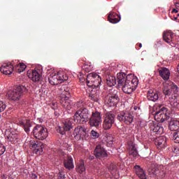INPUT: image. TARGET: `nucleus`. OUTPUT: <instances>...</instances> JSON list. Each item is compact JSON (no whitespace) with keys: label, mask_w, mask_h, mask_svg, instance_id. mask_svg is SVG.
<instances>
[{"label":"nucleus","mask_w":179,"mask_h":179,"mask_svg":"<svg viewBox=\"0 0 179 179\" xmlns=\"http://www.w3.org/2000/svg\"><path fill=\"white\" fill-rule=\"evenodd\" d=\"M34 138L39 141H44L48 136V131L47 128L42 125H36L33 130Z\"/></svg>","instance_id":"obj_11"},{"label":"nucleus","mask_w":179,"mask_h":179,"mask_svg":"<svg viewBox=\"0 0 179 179\" xmlns=\"http://www.w3.org/2000/svg\"><path fill=\"white\" fill-rule=\"evenodd\" d=\"M108 20L110 22V23H118L120 20H121V17H120V15L115 13H110L108 16Z\"/></svg>","instance_id":"obj_28"},{"label":"nucleus","mask_w":179,"mask_h":179,"mask_svg":"<svg viewBox=\"0 0 179 179\" xmlns=\"http://www.w3.org/2000/svg\"><path fill=\"white\" fill-rule=\"evenodd\" d=\"M175 6H176V9H178V10H179V3H176L175 4Z\"/></svg>","instance_id":"obj_51"},{"label":"nucleus","mask_w":179,"mask_h":179,"mask_svg":"<svg viewBox=\"0 0 179 179\" xmlns=\"http://www.w3.org/2000/svg\"><path fill=\"white\" fill-rule=\"evenodd\" d=\"M15 122L20 127H22L24 128V131L27 134H29V132H30V128H31V123L30 122V120H22V118L17 117L15 120Z\"/></svg>","instance_id":"obj_17"},{"label":"nucleus","mask_w":179,"mask_h":179,"mask_svg":"<svg viewBox=\"0 0 179 179\" xmlns=\"http://www.w3.org/2000/svg\"><path fill=\"white\" fill-rule=\"evenodd\" d=\"M173 141H174L175 143H179V131L173 133Z\"/></svg>","instance_id":"obj_38"},{"label":"nucleus","mask_w":179,"mask_h":179,"mask_svg":"<svg viewBox=\"0 0 179 179\" xmlns=\"http://www.w3.org/2000/svg\"><path fill=\"white\" fill-rule=\"evenodd\" d=\"M6 108V104L3 101H0V113H2V111H5Z\"/></svg>","instance_id":"obj_41"},{"label":"nucleus","mask_w":179,"mask_h":179,"mask_svg":"<svg viewBox=\"0 0 179 179\" xmlns=\"http://www.w3.org/2000/svg\"><path fill=\"white\" fill-rule=\"evenodd\" d=\"M173 152L176 153V155H179L178 148H175L174 150H173Z\"/></svg>","instance_id":"obj_47"},{"label":"nucleus","mask_w":179,"mask_h":179,"mask_svg":"<svg viewBox=\"0 0 179 179\" xmlns=\"http://www.w3.org/2000/svg\"><path fill=\"white\" fill-rule=\"evenodd\" d=\"M162 169H163L162 165H159L158 166H155L154 168H152L151 169V173H152V174H153V176H156L157 177H159L160 170H162Z\"/></svg>","instance_id":"obj_33"},{"label":"nucleus","mask_w":179,"mask_h":179,"mask_svg":"<svg viewBox=\"0 0 179 179\" xmlns=\"http://www.w3.org/2000/svg\"><path fill=\"white\" fill-rule=\"evenodd\" d=\"M137 45H138L140 48H142V43H139L138 45L137 44Z\"/></svg>","instance_id":"obj_53"},{"label":"nucleus","mask_w":179,"mask_h":179,"mask_svg":"<svg viewBox=\"0 0 179 179\" xmlns=\"http://www.w3.org/2000/svg\"><path fill=\"white\" fill-rule=\"evenodd\" d=\"M91 136H92L93 139H97L99 138V133L94 130H92Z\"/></svg>","instance_id":"obj_42"},{"label":"nucleus","mask_w":179,"mask_h":179,"mask_svg":"<svg viewBox=\"0 0 179 179\" xmlns=\"http://www.w3.org/2000/svg\"><path fill=\"white\" fill-rule=\"evenodd\" d=\"M76 171L78 173H80V174H82V173L86 171V168H85V164L83 162H80V164L77 165Z\"/></svg>","instance_id":"obj_35"},{"label":"nucleus","mask_w":179,"mask_h":179,"mask_svg":"<svg viewBox=\"0 0 179 179\" xmlns=\"http://www.w3.org/2000/svg\"><path fill=\"white\" fill-rule=\"evenodd\" d=\"M101 113L100 112H92L91 118H90L89 124L90 127H95L97 128V127L100 126V124H101Z\"/></svg>","instance_id":"obj_14"},{"label":"nucleus","mask_w":179,"mask_h":179,"mask_svg":"<svg viewBox=\"0 0 179 179\" xmlns=\"http://www.w3.org/2000/svg\"><path fill=\"white\" fill-rule=\"evenodd\" d=\"M59 179H65V175H62L61 172L59 173Z\"/></svg>","instance_id":"obj_46"},{"label":"nucleus","mask_w":179,"mask_h":179,"mask_svg":"<svg viewBox=\"0 0 179 179\" xmlns=\"http://www.w3.org/2000/svg\"><path fill=\"white\" fill-rule=\"evenodd\" d=\"M94 157H92L91 159H93Z\"/></svg>","instance_id":"obj_54"},{"label":"nucleus","mask_w":179,"mask_h":179,"mask_svg":"<svg viewBox=\"0 0 179 179\" xmlns=\"http://www.w3.org/2000/svg\"><path fill=\"white\" fill-rule=\"evenodd\" d=\"M6 138L8 142H11L12 143H15L16 141H17V134L9 131H6Z\"/></svg>","instance_id":"obj_25"},{"label":"nucleus","mask_w":179,"mask_h":179,"mask_svg":"<svg viewBox=\"0 0 179 179\" xmlns=\"http://www.w3.org/2000/svg\"><path fill=\"white\" fill-rule=\"evenodd\" d=\"M150 129L156 135H162L164 132V128L162 127V124L154 122L150 123Z\"/></svg>","instance_id":"obj_16"},{"label":"nucleus","mask_w":179,"mask_h":179,"mask_svg":"<svg viewBox=\"0 0 179 179\" xmlns=\"http://www.w3.org/2000/svg\"><path fill=\"white\" fill-rule=\"evenodd\" d=\"M0 120H1V115H0Z\"/></svg>","instance_id":"obj_55"},{"label":"nucleus","mask_w":179,"mask_h":179,"mask_svg":"<svg viewBox=\"0 0 179 179\" xmlns=\"http://www.w3.org/2000/svg\"><path fill=\"white\" fill-rule=\"evenodd\" d=\"M76 107H77V108H82V107H83V101H79L76 103Z\"/></svg>","instance_id":"obj_44"},{"label":"nucleus","mask_w":179,"mask_h":179,"mask_svg":"<svg viewBox=\"0 0 179 179\" xmlns=\"http://www.w3.org/2000/svg\"><path fill=\"white\" fill-rule=\"evenodd\" d=\"M6 148H5V145L0 143V156H2L3 153H5Z\"/></svg>","instance_id":"obj_43"},{"label":"nucleus","mask_w":179,"mask_h":179,"mask_svg":"<svg viewBox=\"0 0 179 179\" xmlns=\"http://www.w3.org/2000/svg\"><path fill=\"white\" fill-rule=\"evenodd\" d=\"M47 78L50 85H52V86L59 85V83H63L64 80H68V76L64 71H57L54 69L48 70Z\"/></svg>","instance_id":"obj_3"},{"label":"nucleus","mask_w":179,"mask_h":179,"mask_svg":"<svg viewBox=\"0 0 179 179\" xmlns=\"http://www.w3.org/2000/svg\"><path fill=\"white\" fill-rule=\"evenodd\" d=\"M163 39L166 43L171 45V47H176V42H174V34L171 31H165L163 34Z\"/></svg>","instance_id":"obj_15"},{"label":"nucleus","mask_w":179,"mask_h":179,"mask_svg":"<svg viewBox=\"0 0 179 179\" xmlns=\"http://www.w3.org/2000/svg\"><path fill=\"white\" fill-rule=\"evenodd\" d=\"M31 177V178L37 179V175L36 173H32Z\"/></svg>","instance_id":"obj_49"},{"label":"nucleus","mask_w":179,"mask_h":179,"mask_svg":"<svg viewBox=\"0 0 179 179\" xmlns=\"http://www.w3.org/2000/svg\"><path fill=\"white\" fill-rule=\"evenodd\" d=\"M27 88L26 86L20 85L14 90H9L7 94L10 100H13V101H19L20 97H22V94H23V93H27Z\"/></svg>","instance_id":"obj_5"},{"label":"nucleus","mask_w":179,"mask_h":179,"mask_svg":"<svg viewBox=\"0 0 179 179\" xmlns=\"http://www.w3.org/2000/svg\"><path fill=\"white\" fill-rule=\"evenodd\" d=\"M90 97L92 101H99V94H94V90H92L90 94Z\"/></svg>","instance_id":"obj_37"},{"label":"nucleus","mask_w":179,"mask_h":179,"mask_svg":"<svg viewBox=\"0 0 179 179\" xmlns=\"http://www.w3.org/2000/svg\"><path fill=\"white\" fill-rule=\"evenodd\" d=\"M159 76L164 80H169L170 79V70L166 67H163L159 71Z\"/></svg>","instance_id":"obj_26"},{"label":"nucleus","mask_w":179,"mask_h":179,"mask_svg":"<svg viewBox=\"0 0 179 179\" xmlns=\"http://www.w3.org/2000/svg\"><path fill=\"white\" fill-rule=\"evenodd\" d=\"M15 69L18 73H22V72H24L26 69V64L20 63L16 66Z\"/></svg>","instance_id":"obj_36"},{"label":"nucleus","mask_w":179,"mask_h":179,"mask_svg":"<svg viewBox=\"0 0 179 179\" xmlns=\"http://www.w3.org/2000/svg\"><path fill=\"white\" fill-rule=\"evenodd\" d=\"M169 129L170 131H178L179 120H171L169 123Z\"/></svg>","instance_id":"obj_32"},{"label":"nucleus","mask_w":179,"mask_h":179,"mask_svg":"<svg viewBox=\"0 0 179 179\" xmlns=\"http://www.w3.org/2000/svg\"><path fill=\"white\" fill-rule=\"evenodd\" d=\"M115 122V115L112 111L107 112L103 115L102 123V129L108 131L113 127V124Z\"/></svg>","instance_id":"obj_8"},{"label":"nucleus","mask_w":179,"mask_h":179,"mask_svg":"<svg viewBox=\"0 0 179 179\" xmlns=\"http://www.w3.org/2000/svg\"><path fill=\"white\" fill-rule=\"evenodd\" d=\"M94 155L96 157L99 158V157H107V152L106 150L102 148L101 145H97L95 148L94 150Z\"/></svg>","instance_id":"obj_24"},{"label":"nucleus","mask_w":179,"mask_h":179,"mask_svg":"<svg viewBox=\"0 0 179 179\" xmlns=\"http://www.w3.org/2000/svg\"><path fill=\"white\" fill-rule=\"evenodd\" d=\"M178 8H173L172 10V13H178Z\"/></svg>","instance_id":"obj_48"},{"label":"nucleus","mask_w":179,"mask_h":179,"mask_svg":"<svg viewBox=\"0 0 179 179\" xmlns=\"http://www.w3.org/2000/svg\"><path fill=\"white\" fill-rule=\"evenodd\" d=\"M72 129V123L70 121L66 122L63 127H58L57 128V132H59L61 135H65V132L71 131Z\"/></svg>","instance_id":"obj_23"},{"label":"nucleus","mask_w":179,"mask_h":179,"mask_svg":"<svg viewBox=\"0 0 179 179\" xmlns=\"http://www.w3.org/2000/svg\"><path fill=\"white\" fill-rule=\"evenodd\" d=\"M108 170H110V171H113V173H115V171H117V164L111 163L108 166Z\"/></svg>","instance_id":"obj_39"},{"label":"nucleus","mask_w":179,"mask_h":179,"mask_svg":"<svg viewBox=\"0 0 179 179\" xmlns=\"http://www.w3.org/2000/svg\"><path fill=\"white\" fill-rule=\"evenodd\" d=\"M74 121L78 124H85L89 120V110L87 108H80L78 110L73 116Z\"/></svg>","instance_id":"obj_10"},{"label":"nucleus","mask_w":179,"mask_h":179,"mask_svg":"<svg viewBox=\"0 0 179 179\" xmlns=\"http://www.w3.org/2000/svg\"><path fill=\"white\" fill-rule=\"evenodd\" d=\"M101 83V78L97 73H91L87 76V85L95 90L99 88Z\"/></svg>","instance_id":"obj_9"},{"label":"nucleus","mask_w":179,"mask_h":179,"mask_svg":"<svg viewBox=\"0 0 179 179\" xmlns=\"http://www.w3.org/2000/svg\"><path fill=\"white\" fill-rule=\"evenodd\" d=\"M129 155L134 159L139 156L138 155V150H136V145L134 143V141L128 142Z\"/></svg>","instance_id":"obj_22"},{"label":"nucleus","mask_w":179,"mask_h":179,"mask_svg":"<svg viewBox=\"0 0 179 179\" xmlns=\"http://www.w3.org/2000/svg\"><path fill=\"white\" fill-rule=\"evenodd\" d=\"M63 156H64L65 159L64 161V165L65 169L67 170H72V169L75 168V165L73 164V159L71 156L64 155L62 152Z\"/></svg>","instance_id":"obj_21"},{"label":"nucleus","mask_w":179,"mask_h":179,"mask_svg":"<svg viewBox=\"0 0 179 179\" xmlns=\"http://www.w3.org/2000/svg\"><path fill=\"white\" fill-rule=\"evenodd\" d=\"M118 101H120L118 91L113 89L110 90L105 96V103L108 107H114V106H117Z\"/></svg>","instance_id":"obj_7"},{"label":"nucleus","mask_w":179,"mask_h":179,"mask_svg":"<svg viewBox=\"0 0 179 179\" xmlns=\"http://www.w3.org/2000/svg\"><path fill=\"white\" fill-rule=\"evenodd\" d=\"M80 81H81L82 83H83V82H85V79L80 78Z\"/></svg>","instance_id":"obj_52"},{"label":"nucleus","mask_w":179,"mask_h":179,"mask_svg":"<svg viewBox=\"0 0 179 179\" xmlns=\"http://www.w3.org/2000/svg\"><path fill=\"white\" fill-rule=\"evenodd\" d=\"M27 76L33 82H40L41 80V73L37 70H31L27 72Z\"/></svg>","instance_id":"obj_20"},{"label":"nucleus","mask_w":179,"mask_h":179,"mask_svg":"<svg viewBox=\"0 0 179 179\" xmlns=\"http://www.w3.org/2000/svg\"><path fill=\"white\" fill-rule=\"evenodd\" d=\"M119 87H122V90L127 94H131L132 92L136 90L139 80L138 77L129 74L127 76L124 73H118L117 74V78L114 76H109L106 79V84L109 87H113L117 85Z\"/></svg>","instance_id":"obj_1"},{"label":"nucleus","mask_w":179,"mask_h":179,"mask_svg":"<svg viewBox=\"0 0 179 179\" xmlns=\"http://www.w3.org/2000/svg\"><path fill=\"white\" fill-rule=\"evenodd\" d=\"M83 71L85 72H92L93 71V64L92 63H85L82 68Z\"/></svg>","instance_id":"obj_34"},{"label":"nucleus","mask_w":179,"mask_h":179,"mask_svg":"<svg viewBox=\"0 0 179 179\" xmlns=\"http://www.w3.org/2000/svg\"><path fill=\"white\" fill-rule=\"evenodd\" d=\"M154 118L155 121L164 122L166 120H169V115H167V108L163 106L157 105L154 108Z\"/></svg>","instance_id":"obj_6"},{"label":"nucleus","mask_w":179,"mask_h":179,"mask_svg":"<svg viewBox=\"0 0 179 179\" xmlns=\"http://www.w3.org/2000/svg\"><path fill=\"white\" fill-rule=\"evenodd\" d=\"M29 148L34 153L41 155L44 149V144L41 141L31 140L29 141Z\"/></svg>","instance_id":"obj_13"},{"label":"nucleus","mask_w":179,"mask_h":179,"mask_svg":"<svg viewBox=\"0 0 179 179\" xmlns=\"http://www.w3.org/2000/svg\"><path fill=\"white\" fill-rule=\"evenodd\" d=\"M13 69V64L10 62L3 63L0 68V71L3 75H12Z\"/></svg>","instance_id":"obj_18"},{"label":"nucleus","mask_w":179,"mask_h":179,"mask_svg":"<svg viewBox=\"0 0 179 179\" xmlns=\"http://www.w3.org/2000/svg\"><path fill=\"white\" fill-rule=\"evenodd\" d=\"M118 121H123L127 125H131L134 122V116L129 112L121 111L117 114Z\"/></svg>","instance_id":"obj_12"},{"label":"nucleus","mask_w":179,"mask_h":179,"mask_svg":"<svg viewBox=\"0 0 179 179\" xmlns=\"http://www.w3.org/2000/svg\"><path fill=\"white\" fill-rule=\"evenodd\" d=\"M163 93L166 97L169 100V103L173 108H179L178 99L176 96V93H178V87L171 81H165L163 83Z\"/></svg>","instance_id":"obj_2"},{"label":"nucleus","mask_w":179,"mask_h":179,"mask_svg":"<svg viewBox=\"0 0 179 179\" xmlns=\"http://www.w3.org/2000/svg\"><path fill=\"white\" fill-rule=\"evenodd\" d=\"M166 176V167L162 166V169L159 171L160 178H163Z\"/></svg>","instance_id":"obj_40"},{"label":"nucleus","mask_w":179,"mask_h":179,"mask_svg":"<svg viewBox=\"0 0 179 179\" xmlns=\"http://www.w3.org/2000/svg\"><path fill=\"white\" fill-rule=\"evenodd\" d=\"M138 109L141 110V108H138V106H136L133 107V110H134V111H136V110Z\"/></svg>","instance_id":"obj_50"},{"label":"nucleus","mask_w":179,"mask_h":179,"mask_svg":"<svg viewBox=\"0 0 179 179\" xmlns=\"http://www.w3.org/2000/svg\"><path fill=\"white\" fill-rule=\"evenodd\" d=\"M86 134V128L78 126L74 129V132L73 134L75 139H82L83 136H85Z\"/></svg>","instance_id":"obj_19"},{"label":"nucleus","mask_w":179,"mask_h":179,"mask_svg":"<svg viewBox=\"0 0 179 179\" xmlns=\"http://www.w3.org/2000/svg\"><path fill=\"white\" fill-rule=\"evenodd\" d=\"M57 103H52L51 108H52V110H57Z\"/></svg>","instance_id":"obj_45"},{"label":"nucleus","mask_w":179,"mask_h":179,"mask_svg":"<svg viewBox=\"0 0 179 179\" xmlns=\"http://www.w3.org/2000/svg\"><path fill=\"white\" fill-rule=\"evenodd\" d=\"M59 94H60V103L66 110H71L72 106L71 105V93L68 90L65 89V86H62L59 88Z\"/></svg>","instance_id":"obj_4"},{"label":"nucleus","mask_w":179,"mask_h":179,"mask_svg":"<svg viewBox=\"0 0 179 179\" xmlns=\"http://www.w3.org/2000/svg\"><path fill=\"white\" fill-rule=\"evenodd\" d=\"M147 98L150 101H157V100H159V94L156 91H154L153 90H150L148 91Z\"/></svg>","instance_id":"obj_29"},{"label":"nucleus","mask_w":179,"mask_h":179,"mask_svg":"<svg viewBox=\"0 0 179 179\" xmlns=\"http://www.w3.org/2000/svg\"><path fill=\"white\" fill-rule=\"evenodd\" d=\"M134 170L136 171V174L140 179H147L146 173H145V171H143V169L141 168V166L136 165L134 166Z\"/></svg>","instance_id":"obj_27"},{"label":"nucleus","mask_w":179,"mask_h":179,"mask_svg":"<svg viewBox=\"0 0 179 179\" xmlns=\"http://www.w3.org/2000/svg\"><path fill=\"white\" fill-rule=\"evenodd\" d=\"M156 145L159 146V148H164L166 146V137L164 136H160L157 138L155 141Z\"/></svg>","instance_id":"obj_31"},{"label":"nucleus","mask_w":179,"mask_h":179,"mask_svg":"<svg viewBox=\"0 0 179 179\" xmlns=\"http://www.w3.org/2000/svg\"><path fill=\"white\" fill-rule=\"evenodd\" d=\"M104 142H106V145L109 148L113 146V143H114V137L113 135L110 134V133H105V136L103 138Z\"/></svg>","instance_id":"obj_30"}]
</instances>
